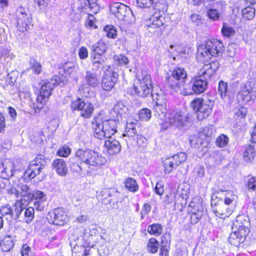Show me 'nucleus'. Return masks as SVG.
<instances>
[{
  "label": "nucleus",
  "mask_w": 256,
  "mask_h": 256,
  "mask_svg": "<svg viewBox=\"0 0 256 256\" xmlns=\"http://www.w3.org/2000/svg\"><path fill=\"white\" fill-rule=\"evenodd\" d=\"M110 10L111 14L125 24H132L135 21V16L130 8L123 4L114 2L110 6Z\"/></svg>",
  "instance_id": "obj_9"
},
{
  "label": "nucleus",
  "mask_w": 256,
  "mask_h": 256,
  "mask_svg": "<svg viewBox=\"0 0 256 256\" xmlns=\"http://www.w3.org/2000/svg\"><path fill=\"white\" fill-rule=\"evenodd\" d=\"M13 164L4 162L0 163V176L4 179H8L14 174Z\"/></svg>",
  "instance_id": "obj_28"
},
{
  "label": "nucleus",
  "mask_w": 256,
  "mask_h": 256,
  "mask_svg": "<svg viewBox=\"0 0 256 256\" xmlns=\"http://www.w3.org/2000/svg\"><path fill=\"white\" fill-rule=\"evenodd\" d=\"M124 186L130 192L134 193L136 192L139 188L136 180L132 178H128L126 180Z\"/></svg>",
  "instance_id": "obj_44"
},
{
  "label": "nucleus",
  "mask_w": 256,
  "mask_h": 256,
  "mask_svg": "<svg viewBox=\"0 0 256 256\" xmlns=\"http://www.w3.org/2000/svg\"><path fill=\"white\" fill-rule=\"evenodd\" d=\"M24 209L23 204L20 201L17 200L12 207L10 218L16 221H18L20 216Z\"/></svg>",
  "instance_id": "obj_36"
},
{
  "label": "nucleus",
  "mask_w": 256,
  "mask_h": 256,
  "mask_svg": "<svg viewBox=\"0 0 256 256\" xmlns=\"http://www.w3.org/2000/svg\"><path fill=\"white\" fill-rule=\"evenodd\" d=\"M221 32L224 36L230 38L235 34L234 28L230 26L226 22H224L221 29Z\"/></svg>",
  "instance_id": "obj_54"
},
{
  "label": "nucleus",
  "mask_w": 256,
  "mask_h": 256,
  "mask_svg": "<svg viewBox=\"0 0 256 256\" xmlns=\"http://www.w3.org/2000/svg\"><path fill=\"white\" fill-rule=\"evenodd\" d=\"M224 50V46L221 41L212 39L202 44L198 48V56L204 62H208L212 56H221Z\"/></svg>",
  "instance_id": "obj_3"
},
{
  "label": "nucleus",
  "mask_w": 256,
  "mask_h": 256,
  "mask_svg": "<svg viewBox=\"0 0 256 256\" xmlns=\"http://www.w3.org/2000/svg\"><path fill=\"white\" fill-rule=\"evenodd\" d=\"M160 246L159 242L154 238L149 239L147 248L148 251L152 254L156 253Z\"/></svg>",
  "instance_id": "obj_48"
},
{
  "label": "nucleus",
  "mask_w": 256,
  "mask_h": 256,
  "mask_svg": "<svg viewBox=\"0 0 256 256\" xmlns=\"http://www.w3.org/2000/svg\"><path fill=\"white\" fill-rule=\"evenodd\" d=\"M256 156V150L254 145L248 144L244 146V158L247 162H252Z\"/></svg>",
  "instance_id": "obj_35"
},
{
  "label": "nucleus",
  "mask_w": 256,
  "mask_h": 256,
  "mask_svg": "<svg viewBox=\"0 0 256 256\" xmlns=\"http://www.w3.org/2000/svg\"><path fill=\"white\" fill-rule=\"evenodd\" d=\"M104 142V147L106 149L107 152L110 155H114L118 154L122 148V146L119 141L114 139L112 137L108 138Z\"/></svg>",
  "instance_id": "obj_22"
},
{
  "label": "nucleus",
  "mask_w": 256,
  "mask_h": 256,
  "mask_svg": "<svg viewBox=\"0 0 256 256\" xmlns=\"http://www.w3.org/2000/svg\"><path fill=\"white\" fill-rule=\"evenodd\" d=\"M228 138L224 134H221L216 140V144L218 147L222 148L228 144Z\"/></svg>",
  "instance_id": "obj_60"
},
{
  "label": "nucleus",
  "mask_w": 256,
  "mask_h": 256,
  "mask_svg": "<svg viewBox=\"0 0 256 256\" xmlns=\"http://www.w3.org/2000/svg\"><path fill=\"white\" fill-rule=\"evenodd\" d=\"M114 112L122 117L128 112V108L122 102H116L113 108Z\"/></svg>",
  "instance_id": "obj_40"
},
{
  "label": "nucleus",
  "mask_w": 256,
  "mask_h": 256,
  "mask_svg": "<svg viewBox=\"0 0 256 256\" xmlns=\"http://www.w3.org/2000/svg\"><path fill=\"white\" fill-rule=\"evenodd\" d=\"M114 58L115 62L118 66L128 67L129 60L127 56L122 54L115 55Z\"/></svg>",
  "instance_id": "obj_49"
},
{
  "label": "nucleus",
  "mask_w": 256,
  "mask_h": 256,
  "mask_svg": "<svg viewBox=\"0 0 256 256\" xmlns=\"http://www.w3.org/2000/svg\"><path fill=\"white\" fill-rule=\"evenodd\" d=\"M19 72L17 70H13L8 73L6 78V83L7 85L14 84L18 76Z\"/></svg>",
  "instance_id": "obj_52"
},
{
  "label": "nucleus",
  "mask_w": 256,
  "mask_h": 256,
  "mask_svg": "<svg viewBox=\"0 0 256 256\" xmlns=\"http://www.w3.org/2000/svg\"><path fill=\"white\" fill-rule=\"evenodd\" d=\"M164 172L166 174H170L174 170L177 168L178 166L175 162L172 160L171 156L166 158L164 161Z\"/></svg>",
  "instance_id": "obj_45"
},
{
  "label": "nucleus",
  "mask_w": 256,
  "mask_h": 256,
  "mask_svg": "<svg viewBox=\"0 0 256 256\" xmlns=\"http://www.w3.org/2000/svg\"><path fill=\"white\" fill-rule=\"evenodd\" d=\"M219 66L220 64L217 60L205 64L202 68V74L210 79Z\"/></svg>",
  "instance_id": "obj_31"
},
{
  "label": "nucleus",
  "mask_w": 256,
  "mask_h": 256,
  "mask_svg": "<svg viewBox=\"0 0 256 256\" xmlns=\"http://www.w3.org/2000/svg\"><path fill=\"white\" fill-rule=\"evenodd\" d=\"M242 16L244 19L246 20H252L255 15V9L250 6L243 8L242 11Z\"/></svg>",
  "instance_id": "obj_50"
},
{
  "label": "nucleus",
  "mask_w": 256,
  "mask_h": 256,
  "mask_svg": "<svg viewBox=\"0 0 256 256\" xmlns=\"http://www.w3.org/2000/svg\"><path fill=\"white\" fill-rule=\"evenodd\" d=\"M154 2L151 6L153 8L158 10V12H165L168 10V5L164 0H153Z\"/></svg>",
  "instance_id": "obj_51"
},
{
  "label": "nucleus",
  "mask_w": 256,
  "mask_h": 256,
  "mask_svg": "<svg viewBox=\"0 0 256 256\" xmlns=\"http://www.w3.org/2000/svg\"><path fill=\"white\" fill-rule=\"evenodd\" d=\"M59 79L58 76H56L52 78L42 81L40 94L36 98V102L34 104L36 108L40 110L43 108L51 95L52 90L55 86L59 84Z\"/></svg>",
  "instance_id": "obj_7"
},
{
  "label": "nucleus",
  "mask_w": 256,
  "mask_h": 256,
  "mask_svg": "<svg viewBox=\"0 0 256 256\" xmlns=\"http://www.w3.org/2000/svg\"><path fill=\"white\" fill-rule=\"evenodd\" d=\"M96 2V0H79L80 12L93 16L94 14L99 11V6Z\"/></svg>",
  "instance_id": "obj_17"
},
{
  "label": "nucleus",
  "mask_w": 256,
  "mask_h": 256,
  "mask_svg": "<svg viewBox=\"0 0 256 256\" xmlns=\"http://www.w3.org/2000/svg\"><path fill=\"white\" fill-rule=\"evenodd\" d=\"M94 136L100 140L111 138L117 132L118 121L114 119L102 120L100 116H95L92 120Z\"/></svg>",
  "instance_id": "obj_2"
},
{
  "label": "nucleus",
  "mask_w": 256,
  "mask_h": 256,
  "mask_svg": "<svg viewBox=\"0 0 256 256\" xmlns=\"http://www.w3.org/2000/svg\"><path fill=\"white\" fill-rule=\"evenodd\" d=\"M138 115L141 120L147 122L152 116L151 111L146 108H142L139 111Z\"/></svg>",
  "instance_id": "obj_57"
},
{
  "label": "nucleus",
  "mask_w": 256,
  "mask_h": 256,
  "mask_svg": "<svg viewBox=\"0 0 256 256\" xmlns=\"http://www.w3.org/2000/svg\"><path fill=\"white\" fill-rule=\"evenodd\" d=\"M189 140L191 146L197 148H200V147H206L208 144L206 142H205L202 138L196 135L190 136Z\"/></svg>",
  "instance_id": "obj_37"
},
{
  "label": "nucleus",
  "mask_w": 256,
  "mask_h": 256,
  "mask_svg": "<svg viewBox=\"0 0 256 256\" xmlns=\"http://www.w3.org/2000/svg\"><path fill=\"white\" fill-rule=\"evenodd\" d=\"M137 6L142 8H150L152 4L153 0H136Z\"/></svg>",
  "instance_id": "obj_62"
},
{
  "label": "nucleus",
  "mask_w": 256,
  "mask_h": 256,
  "mask_svg": "<svg viewBox=\"0 0 256 256\" xmlns=\"http://www.w3.org/2000/svg\"><path fill=\"white\" fill-rule=\"evenodd\" d=\"M16 20L18 30L24 32L28 30L31 23L32 16L28 10L22 6L18 7L16 11Z\"/></svg>",
  "instance_id": "obj_12"
},
{
  "label": "nucleus",
  "mask_w": 256,
  "mask_h": 256,
  "mask_svg": "<svg viewBox=\"0 0 256 256\" xmlns=\"http://www.w3.org/2000/svg\"><path fill=\"white\" fill-rule=\"evenodd\" d=\"M127 92L142 98L151 96L154 90L150 76L146 74L142 78H138L131 87L127 88Z\"/></svg>",
  "instance_id": "obj_4"
},
{
  "label": "nucleus",
  "mask_w": 256,
  "mask_h": 256,
  "mask_svg": "<svg viewBox=\"0 0 256 256\" xmlns=\"http://www.w3.org/2000/svg\"><path fill=\"white\" fill-rule=\"evenodd\" d=\"M164 18L160 15L159 13H156L152 16L147 20V26L150 28H158L164 26Z\"/></svg>",
  "instance_id": "obj_30"
},
{
  "label": "nucleus",
  "mask_w": 256,
  "mask_h": 256,
  "mask_svg": "<svg viewBox=\"0 0 256 256\" xmlns=\"http://www.w3.org/2000/svg\"><path fill=\"white\" fill-rule=\"evenodd\" d=\"M234 225L238 228V230L245 232L248 234L250 232L248 226L250 225L249 220L248 217L244 215L237 216Z\"/></svg>",
  "instance_id": "obj_29"
},
{
  "label": "nucleus",
  "mask_w": 256,
  "mask_h": 256,
  "mask_svg": "<svg viewBox=\"0 0 256 256\" xmlns=\"http://www.w3.org/2000/svg\"><path fill=\"white\" fill-rule=\"evenodd\" d=\"M246 186L249 190H256V178L252 176L247 182Z\"/></svg>",
  "instance_id": "obj_64"
},
{
  "label": "nucleus",
  "mask_w": 256,
  "mask_h": 256,
  "mask_svg": "<svg viewBox=\"0 0 256 256\" xmlns=\"http://www.w3.org/2000/svg\"><path fill=\"white\" fill-rule=\"evenodd\" d=\"M176 165L179 166L181 164L184 162L187 156L185 152H180L177 154H174L171 156Z\"/></svg>",
  "instance_id": "obj_55"
},
{
  "label": "nucleus",
  "mask_w": 256,
  "mask_h": 256,
  "mask_svg": "<svg viewBox=\"0 0 256 256\" xmlns=\"http://www.w3.org/2000/svg\"><path fill=\"white\" fill-rule=\"evenodd\" d=\"M70 168L72 172L76 173L78 176H82L84 173H87V170L84 166L82 165V162L79 164L78 162H72L70 164Z\"/></svg>",
  "instance_id": "obj_43"
},
{
  "label": "nucleus",
  "mask_w": 256,
  "mask_h": 256,
  "mask_svg": "<svg viewBox=\"0 0 256 256\" xmlns=\"http://www.w3.org/2000/svg\"><path fill=\"white\" fill-rule=\"evenodd\" d=\"M225 7L224 2L219 1L214 5V8L208 10L206 14L208 17L212 21L218 20L223 12Z\"/></svg>",
  "instance_id": "obj_20"
},
{
  "label": "nucleus",
  "mask_w": 256,
  "mask_h": 256,
  "mask_svg": "<svg viewBox=\"0 0 256 256\" xmlns=\"http://www.w3.org/2000/svg\"><path fill=\"white\" fill-rule=\"evenodd\" d=\"M214 104V98L212 96H206L202 98L194 99L191 102V106L196 112L197 118L202 120L212 114Z\"/></svg>",
  "instance_id": "obj_5"
},
{
  "label": "nucleus",
  "mask_w": 256,
  "mask_h": 256,
  "mask_svg": "<svg viewBox=\"0 0 256 256\" xmlns=\"http://www.w3.org/2000/svg\"><path fill=\"white\" fill-rule=\"evenodd\" d=\"M34 2L42 10H46L50 3V0H34Z\"/></svg>",
  "instance_id": "obj_61"
},
{
  "label": "nucleus",
  "mask_w": 256,
  "mask_h": 256,
  "mask_svg": "<svg viewBox=\"0 0 256 256\" xmlns=\"http://www.w3.org/2000/svg\"><path fill=\"white\" fill-rule=\"evenodd\" d=\"M208 78L202 74L192 77L189 82L184 86L182 94L184 96L198 94L204 92L208 86Z\"/></svg>",
  "instance_id": "obj_8"
},
{
  "label": "nucleus",
  "mask_w": 256,
  "mask_h": 256,
  "mask_svg": "<svg viewBox=\"0 0 256 256\" xmlns=\"http://www.w3.org/2000/svg\"><path fill=\"white\" fill-rule=\"evenodd\" d=\"M30 68L34 74H38L41 72L42 65L39 62L34 58H31L30 60Z\"/></svg>",
  "instance_id": "obj_59"
},
{
  "label": "nucleus",
  "mask_w": 256,
  "mask_h": 256,
  "mask_svg": "<svg viewBox=\"0 0 256 256\" xmlns=\"http://www.w3.org/2000/svg\"><path fill=\"white\" fill-rule=\"evenodd\" d=\"M152 100L154 102V108L156 114L160 119L165 118L167 112L166 100V96L163 94L154 93L151 96Z\"/></svg>",
  "instance_id": "obj_15"
},
{
  "label": "nucleus",
  "mask_w": 256,
  "mask_h": 256,
  "mask_svg": "<svg viewBox=\"0 0 256 256\" xmlns=\"http://www.w3.org/2000/svg\"><path fill=\"white\" fill-rule=\"evenodd\" d=\"M170 49H174V58L176 60H180L182 62H184L190 58V54L188 48H182L180 46H170Z\"/></svg>",
  "instance_id": "obj_23"
},
{
  "label": "nucleus",
  "mask_w": 256,
  "mask_h": 256,
  "mask_svg": "<svg viewBox=\"0 0 256 256\" xmlns=\"http://www.w3.org/2000/svg\"><path fill=\"white\" fill-rule=\"evenodd\" d=\"M99 73L94 70H88L84 76L86 84L93 88L96 87L99 84Z\"/></svg>",
  "instance_id": "obj_32"
},
{
  "label": "nucleus",
  "mask_w": 256,
  "mask_h": 256,
  "mask_svg": "<svg viewBox=\"0 0 256 256\" xmlns=\"http://www.w3.org/2000/svg\"><path fill=\"white\" fill-rule=\"evenodd\" d=\"M34 209H36L34 206H29L25 209L23 217L24 222L29 224L33 220L34 216Z\"/></svg>",
  "instance_id": "obj_46"
},
{
  "label": "nucleus",
  "mask_w": 256,
  "mask_h": 256,
  "mask_svg": "<svg viewBox=\"0 0 256 256\" xmlns=\"http://www.w3.org/2000/svg\"><path fill=\"white\" fill-rule=\"evenodd\" d=\"M187 72L182 68L176 67L166 77L168 86L176 92L179 90L182 94L184 91L186 80L187 79Z\"/></svg>",
  "instance_id": "obj_6"
},
{
  "label": "nucleus",
  "mask_w": 256,
  "mask_h": 256,
  "mask_svg": "<svg viewBox=\"0 0 256 256\" xmlns=\"http://www.w3.org/2000/svg\"><path fill=\"white\" fill-rule=\"evenodd\" d=\"M98 256H108L110 254L109 248L105 245H102L97 248Z\"/></svg>",
  "instance_id": "obj_63"
},
{
  "label": "nucleus",
  "mask_w": 256,
  "mask_h": 256,
  "mask_svg": "<svg viewBox=\"0 0 256 256\" xmlns=\"http://www.w3.org/2000/svg\"><path fill=\"white\" fill-rule=\"evenodd\" d=\"M148 232L151 235L160 236L162 232V226L160 224H152L148 226Z\"/></svg>",
  "instance_id": "obj_42"
},
{
  "label": "nucleus",
  "mask_w": 256,
  "mask_h": 256,
  "mask_svg": "<svg viewBox=\"0 0 256 256\" xmlns=\"http://www.w3.org/2000/svg\"><path fill=\"white\" fill-rule=\"evenodd\" d=\"M76 156L82 162L87 170V174L96 170L97 167L104 164L106 161V158L101 154L88 148H80L76 152Z\"/></svg>",
  "instance_id": "obj_1"
},
{
  "label": "nucleus",
  "mask_w": 256,
  "mask_h": 256,
  "mask_svg": "<svg viewBox=\"0 0 256 256\" xmlns=\"http://www.w3.org/2000/svg\"><path fill=\"white\" fill-rule=\"evenodd\" d=\"M119 74L110 66H108L104 70L101 82L103 90L110 91L114 88L118 80Z\"/></svg>",
  "instance_id": "obj_14"
},
{
  "label": "nucleus",
  "mask_w": 256,
  "mask_h": 256,
  "mask_svg": "<svg viewBox=\"0 0 256 256\" xmlns=\"http://www.w3.org/2000/svg\"><path fill=\"white\" fill-rule=\"evenodd\" d=\"M187 192L178 187L174 195V210L182 212L186 204Z\"/></svg>",
  "instance_id": "obj_18"
},
{
  "label": "nucleus",
  "mask_w": 256,
  "mask_h": 256,
  "mask_svg": "<svg viewBox=\"0 0 256 256\" xmlns=\"http://www.w3.org/2000/svg\"><path fill=\"white\" fill-rule=\"evenodd\" d=\"M46 164L45 157L42 154L37 155L30 162L28 168L23 173L21 178L24 182H28L39 174L44 168Z\"/></svg>",
  "instance_id": "obj_10"
},
{
  "label": "nucleus",
  "mask_w": 256,
  "mask_h": 256,
  "mask_svg": "<svg viewBox=\"0 0 256 256\" xmlns=\"http://www.w3.org/2000/svg\"><path fill=\"white\" fill-rule=\"evenodd\" d=\"M198 198H194L192 200L189 206L192 208L193 215L192 216V219L196 218L194 222L196 223L202 216L203 212V206L200 202H197Z\"/></svg>",
  "instance_id": "obj_26"
},
{
  "label": "nucleus",
  "mask_w": 256,
  "mask_h": 256,
  "mask_svg": "<svg viewBox=\"0 0 256 256\" xmlns=\"http://www.w3.org/2000/svg\"><path fill=\"white\" fill-rule=\"evenodd\" d=\"M247 235L248 234L242 230L240 231L238 230L230 234L228 241L232 245L238 246L244 242Z\"/></svg>",
  "instance_id": "obj_27"
},
{
  "label": "nucleus",
  "mask_w": 256,
  "mask_h": 256,
  "mask_svg": "<svg viewBox=\"0 0 256 256\" xmlns=\"http://www.w3.org/2000/svg\"><path fill=\"white\" fill-rule=\"evenodd\" d=\"M92 54L96 56H101L103 54L106 52L107 46L104 41L100 40L90 46Z\"/></svg>",
  "instance_id": "obj_34"
},
{
  "label": "nucleus",
  "mask_w": 256,
  "mask_h": 256,
  "mask_svg": "<svg viewBox=\"0 0 256 256\" xmlns=\"http://www.w3.org/2000/svg\"><path fill=\"white\" fill-rule=\"evenodd\" d=\"M218 92L220 95L221 98L224 100L228 95L229 96L228 91V84L222 80H220L218 82Z\"/></svg>",
  "instance_id": "obj_53"
},
{
  "label": "nucleus",
  "mask_w": 256,
  "mask_h": 256,
  "mask_svg": "<svg viewBox=\"0 0 256 256\" xmlns=\"http://www.w3.org/2000/svg\"><path fill=\"white\" fill-rule=\"evenodd\" d=\"M96 58V57L94 56L91 70L96 72L100 75L101 70L104 68V61L102 58L100 59L98 57V60Z\"/></svg>",
  "instance_id": "obj_47"
},
{
  "label": "nucleus",
  "mask_w": 256,
  "mask_h": 256,
  "mask_svg": "<svg viewBox=\"0 0 256 256\" xmlns=\"http://www.w3.org/2000/svg\"><path fill=\"white\" fill-rule=\"evenodd\" d=\"M52 167L56 174L61 176H66L68 172V168L65 160L58 158L52 161Z\"/></svg>",
  "instance_id": "obj_25"
},
{
  "label": "nucleus",
  "mask_w": 256,
  "mask_h": 256,
  "mask_svg": "<svg viewBox=\"0 0 256 256\" xmlns=\"http://www.w3.org/2000/svg\"><path fill=\"white\" fill-rule=\"evenodd\" d=\"M232 212L233 209L232 208H230L225 205H220V204H218V208L214 210V212L224 217H228L232 214Z\"/></svg>",
  "instance_id": "obj_41"
},
{
  "label": "nucleus",
  "mask_w": 256,
  "mask_h": 256,
  "mask_svg": "<svg viewBox=\"0 0 256 256\" xmlns=\"http://www.w3.org/2000/svg\"><path fill=\"white\" fill-rule=\"evenodd\" d=\"M47 218L50 223L62 226L68 220V213L62 208H58L50 212Z\"/></svg>",
  "instance_id": "obj_16"
},
{
  "label": "nucleus",
  "mask_w": 256,
  "mask_h": 256,
  "mask_svg": "<svg viewBox=\"0 0 256 256\" xmlns=\"http://www.w3.org/2000/svg\"><path fill=\"white\" fill-rule=\"evenodd\" d=\"M20 189L19 190H16V197L18 198L19 196H22L24 200H28L29 194H30L32 190L30 187L25 184H22L18 186Z\"/></svg>",
  "instance_id": "obj_38"
},
{
  "label": "nucleus",
  "mask_w": 256,
  "mask_h": 256,
  "mask_svg": "<svg viewBox=\"0 0 256 256\" xmlns=\"http://www.w3.org/2000/svg\"><path fill=\"white\" fill-rule=\"evenodd\" d=\"M165 117L166 123L182 130H186L191 124L188 116L180 112L170 110Z\"/></svg>",
  "instance_id": "obj_11"
},
{
  "label": "nucleus",
  "mask_w": 256,
  "mask_h": 256,
  "mask_svg": "<svg viewBox=\"0 0 256 256\" xmlns=\"http://www.w3.org/2000/svg\"><path fill=\"white\" fill-rule=\"evenodd\" d=\"M47 199L46 196L40 190L32 191L30 194H29L28 200H34V206L38 211H42L44 210V206L42 203Z\"/></svg>",
  "instance_id": "obj_19"
},
{
  "label": "nucleus",
  "mask_w": 256,
  "mask_h": 256,
  "mask_svg": "<svg viewBox=\"0 0 256 256\" xmlns=\"http://www.w3.org/2000/svg\"><path fill=\"white\" fill-rule=\"evenodd\" d=\"M104 30L106 34V36L111 38H115L117 36V30L116 28L112 25L106 26Z\"/></svg>",
  "instance_id": "obj_58"
},
{
  "label": "nucleus",
  "mask_w": 256,
  "mask_h": 256,
  "mask_svg": "<svg viewBox=\"0 0 256 256\" xmlns=\"http://www.w3.org/2000/svg\"><path fill=\"white\" fill-rule=\"evenodd\" d=\"M14 246V242L10 236L5 237L2 240H0V248L3 252L10 251Z\"/></svg>",
  "instance_id": "obj_39"
},
{
  "label": "nucleus",
  "mask_w": 256,
  "mask_h": 256,
  "mask_svg": "<svg viewBox=\"0 0 256 256\" xmlns=\"http://www.w3.org/2000/svg\"><path fill=\"white\" fill-rule=\"evenodd\" d=\"M118 192L112 188L102 189L99 194L98 196H102V200H105L108 198H111L108 200V203L114 202L117 199L116 198Z\"/></svg>",
  "instance_id": "obj_33"
},
{
  "label": "nucleus",
  "mask_w": 256,
  "mask_h": 256,
  "mask_svg": "<svg viewBox=\"0 0 256 256\" xmlns=\"http://www.w3.org/2000/svg\"><path fill=\"white\" fill-rule=\"evenodd\" d=\"M146 139L145 137L142 136L141 134H138L136 138L135 143L134 144H130L132 146H136V145L140 148V150L144 149L146 146Z\"/></svg>",
  "instance_id": "obj_56"
},
{
  "label": "nucleus",
  "mask_w": 256,
  "mask_h": 256,
  "mask_svg": "<svg viewBox=\"0 0 256 256\" xmlns=\"http://www.w3.org/2000/svg\"><path fill=\"white\" fill-rule=\"evenodd\" d=\"M71 108L80 111V115L85 118H90L94 110V105L86 99L78 98L71 103Z\"/></svg>",
  "instance_id": "obj_13"
},
{
  "label": "nucleus",
  "mask_w": 256,
  "mask_h": 256,
  "mask_svg": "<svg viewBox=\"0 0 256 256\" xmlns=\"http://www.w3.org/2000/svg\"><path fill=\"white\" fill-rule=\"evenodd\" d=\"M254 84L252 82H248L245 84L241 86L238 92V96L243 101L246 102L252 98V93L253 92Z\"/></svg>",
  "instance_id": "obj_24"
},
{
  "label": "nucleus",
  "mask_w": 256,
  "mask_h": 256,
  "mask_svg": "<svg viewBox=\"0 0 256 256\" xmlns=\"http://www.w3.org/2000/svg\"><path fill=\"white\" fill-rule=\"evenodd\" d=\"M138 135L136 130V124L134 122L127 124L125 132L122 136L128 144H134L136 138Z\"/></svg>",
  "instance_id": "obj_21"
}]
</instances>
